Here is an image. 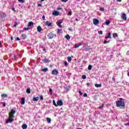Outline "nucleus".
Segmentation results:
<instances>
[{"mask_svg": "<svg viewBox=\"0 0 129 129\" xmlns=\"http://www.w3.org/2000/svg\"><path fill=\"white\" fill-rule=\"evenodd\" d=\"M43 20H45V15H43L42 17Z\"/></svg>", "mask_w": 129, "mask_h": 129, "instance_id": "052dcab7", "label": "nucleus"}, {"mask_svg": "<svg viewBox=\"0 0 129 129\" xmlns=\"http://www.w3.org/2000/svg\"><path fill=\"white\" fill-rule=\"evenodd\" d=\"M39 100V97H33V101H38Z\"/></svg>", "mask_w": 129, "mask_h": 129, "instance_id": "a211bd4d", "label": "nucleus"}, {"mask_svg": "<svg viewBox=\"0 0 129 129\" xmlns=\"http://www.w3.org/2000/svg\"><path fill=\"white\" fill-rule=\"evenodd\" d=\"M59 14H60V12L57 11H53L52 12L53 16H59Z\"/></svg>", "mask_w": 129, "mask_h": 129, "instance_id": "423d86ee", "label": "nucleus"}, {"mask_svg": "<svg viewBox=\"0 0 129 129\" xmlns=\"http://www.w3.org/2000/svg\"><path fill=\"white\" fill-rule=\"evenodd\" d=\"M87 96V93H85L84 94V97H86Z\"/></svg>", "mask_w": 129, "mask_h": 129, "instance_id": "5fc2aeb1", "label": "nucleus"}, {"mask_svg": "<svg viewBox=\"0 0 129 129\" xmlns=\"http://www.w3.org/2000/svg\"><path fill=\"white\" fill-rule=\"evenodd\" d=\"M112 80H113V81H114V82L115 83V78L113 77V78H112Z\"/></svg>", "mask_w": 129, "mask_h": 129, "instance_id": "603ef678", "label": "nucleus"}, {"mask_svg": "<svg viewBox=\"0 0 129 129\" xmlns=\"http://www.w3.org/2000/svg\"><path fill=\"white\" fill-rule=\"evenodd\" d=\"M1 96L2 97H8V95L7 94H2Z\"/></svg>", "mask_w": 129, "mask_h": 129, "instance_id": "cd10ccee", "label": "nucleus"}, {"mask_svg": "<svg viewBox=\"0 0 129 129\" xmlns=\"http://www.w3.org/2000/svg\"><path fill=\"white\" fill-rule=\"evenodd\" d=\"M65 38L68 39V40H70V36H69V35H67L65 36Z\"/></svg>", "mask_w": 129, "mask_h": 129, "instance_id": "7c9ffc66", "label": "nucleus"}, {"mask_svg": "<svg viewBox=\"0 0 129 129\" xmlns=\"http://www.w3.org/2000/svg\"><path fill=\"white\" fill-rule=\"evenodd\" d=\"M87 86L88 87L90 86V83H87Z\"/></svg>", "mask_w": 129, "mask_h": 129, "instance_id": "4d7b16f0", "label": "nucleus"}, {"mask_svg": "<svg viewBox=\"0 0 129 129\" xmlns=\"http://www.w3.org/2000/svg\"><path fill=\"white\" fill-rule=\"evenodd\" d=\"M61 2H62V3H66L68 2V0H61Z\"/></svg>", "mask_w": 129, "mask_h": 129, "instance_id": "de8ad7c7", "label": "nucleus"}, {"mask_svg": "<svg viewBox=\"0 0 129 129\" xmlns=\"http://www.w3.org/2000/svg\"><path fill=\"white\" fill-rule=\"evenodd\" d=\"M13 121H14V118H9V119L6 121V123H12Z\"/></svg>", "mask_w": 129, "mask_h": 129, "instance_id": "0eeeda50", "label": "nucleus"}, {"mask_svg": "<svg viewBox=\"0 0 129 129\" xmlns=\"http://www.w3.org/2000/svg\"><path fill=\"white\" fill-rule=\"evenodd\" d=\"M57 34H61V30L60 29L57 30Z\"/></svg>", "mask_w": 129, "mask_h": 129, "instance_id": "c03bdc74", "label": "nucleus"}, {"mask_svg": "<svg viewBox=\"0 0 129 129\" xmlns=\"http://www.w3.org/2000/svg\"><path fill=\"white\" fill-rule=\"evenodd\" d=\"M38 7H42V5H41V4H38Z\"/></svg>", "mask_w": 129, "mask_h": 129, "instance_id": "680f3d73", "label": "nucleus"}, {"mask_svg": "<svg viewBox=\"0 0 129 129\" xmlns=\"http://www.w3.org/2000/svg\"><path fill=\"white\" fill-rule=\"evenodd\" d=\"M117 2H119V3H120V2H121V0H116Z\"/></svg>", "mask_w": 129, "mask_h": 129, "instance_id": "0e129e2a", "label": "nucleus"}, {"mask_svg": "<svg viewBox=\"0 0 129 129\" xmlns=\"http://www.w3.org/2000/svg\"><path fill=\"white\" fill-rule=\"evenodd\" d=\"M21 104H25V98H22L21 99Z\"/></svg>", "mask_w": 129, "mask_h": 129, "instance_id": "393cba45", "label": "nucleus"}, {"mask_svg": "<svg viewBox=\"0 0 129 129\" xmlns=\"http://www.w3.org/2000/svg\"><path fill=\"white\" fill-rule=\"evenodd\" d=\"M46 26H48V27H52V23L50 22V21H47L45 22Z\"/></svg>", "mask_w": 129, "mask_h": 129, "instance_id": "1a4fd4ad", "label": "nucleus"}, {"mask_svg": "<svg viewBox=\"0 0 129 129\" xmlns=\"http://www.w3.org/2000/svg\"><path fill=\"white\" fill-rule=\"evenodd\" d=\"M68 62H71V61H72V57H71V56H68Z\"/></svg>", "mask_w": 129, "mask_h": 129, "instance_id": "b1692460", "label": "nucleus"}, {"mask_svg": "<svg viewBox=\"0 0 129 129\" xmlns=\"http://www.w3.org/2000/svg\"><path fill=\"white\" fill-rule=\"evenodd\" d=\"M52 89L50 88L49 89V93L51 95H52Z\"/></svg>", "mask_w": 129, "mask_h": 129, "instance_id": "37998d69", "label": "nucleus"}, {"mask_svg": "<svg viewBox=\"0 0 129 129\" xmlns=\"http://www.w3.org/2000/svg\"><path fill=\"white\" fill-rule=\"evenodd\" d=\"M61 24H62V22H58L57 26L59 27V28H62V25H61Z\"/></svg>", "mask_w": 129, "mask_h": 129, "instance_id": "c756f323", "label": "nucleus"}, {"mask_svg": "<svg viewBox=\"0 0 129 129\" xmlns=\"http://www.w3.org/2000/svg\"><path fill=\"white\" fill-rule=\"evenodd\" d=\"M27 127H28V125H27V124H23L22 125V128L23 129H27Z\"/></svg>", "mask_w": 129, "mask_h": 129, "instance_id": "4468645a", "label": "nucleus"}, {"mask_svg": "<svg viewBox=\"0 0 129 129\" xmlns=\"http://www.w3.org/2000/svg\"><path fill=\"white\" fill-rule=\"evenodd\" d=\"M56 35H55V34H53V32H50L48 35V39H53V38H54V37H55Z\"/></svg>", "mask_w": 129, "mask_h": 129, "instance_id": "7ed1b4c3", "label": "nucleus"}, {"mask_svg": "<svg viewBox=\"0 0 129 129\" xmlns=\"http://www.w3.org/2000/svg\"><path fill=\"white\" fill-rule=\"evenodd\" d=\"M26 92L27 93L30 94V93H31V89L30 88H27L26 90Z\"/></svg>", "mask_w": 129, "mask_h": 129, "instance_id": "4be33fe9", "label": "nucleus"}, {"mask_svg": "<svg viewBox=\"0 0 129 129\" xmlns=\"http://www.w3.org/2000/svg\"><path fill=\"white\" fill-rule=\"evenodd\" d=\"M69 16H72V12L71 11L69 12Z\"/></svg>", "mask_w": 129, "mask_h": 129, "instance_id": "a18cd8bd", "label": "nucleus"}, {"mask_svg": "<svg viewBox=\"0 0 129 129\" xmlns=\"http://www.w3.org/2000/svg\"><path fill=\"white\" fill-rule=\"evenodd\" d=\"M98 34H99L100 35H103V33L102 32V31L100 30V31H98Z\"/></svg>", "mask_w": 129, "mask_h": 129, "instance_id": "c9c22d12", "label": "nucleus"}, {"mask_svg": "<svg viewBox=\"0 0 129 129\" xmlns=\"http://www.w3.org/2000/svg\"><path fill=\"white\" fill-rule=\"evenodd\" d=\"M19 3H22V4H24L25 3V1L24 0H18Z\"/></svg>", "mask_w": 129, "mask_h": 129, "instance_id": "58836bf2", "label": "nucleus"}, {"mask_svg": "<svg viewBox=\"0 0 129 129\" xmlns=\"http://www.w3.org/2000/svg\"><path fill=\"white\" fill-rule=\"evenodd\" d=\"M49 67H50V68H53V65L50 64Z\"/></svg>", "mask_w": 129, "mask_h": 129, "instance_id": "bf43d9fd", "label": "nucleus"}, {"mask_svg": "<svg viewBox=\"0 0 129 129\" xmlns=\"http://www.w3.org/2000/svg\"><path fill=\"white\" fill-rule=\"evenodd\" d=\"M107 43H109V41H107L106 40L104 41V44H107Z\"/></svg>", "mask_w": 129, "mask_h": 129, "instance_id": "49530a36", "label": "nucleus"}, {"mask_svg": "<svg viewBox=\"0 0 129 129\" xmlns=\"http://www.w3.org/2000/svg\"><path fill=\"white\" fill-rule=\"evenodd\" d=\"M46 120L48 123H51V118H46Z\"/></svg>", "mask_w": 129, "mask_h": 129, "instance_id": "c85d7f7f", "label": "nucleus"}, {"mask_svg": "<svg viewBox=\"0 0 129 129\" xmlns=\"http://www.w3.org/2000/svg\"><path fill=\"white\" fill-rule=\"evenodd\" d=\"M95 87H97V88H98L99 87H101V84H95Z\"/></svg>", "mask_w": 129, "mask_h": 129, "instance_id": "aec40b11", "label": "nucleus"}, {"mask_svg": "<svg viewBox=\"0 0 129 129\" xmlns=\"http://www.w3.org/2000/svg\"><path fill=\"white\" fill-rule=\"evenodd\" d=\"M21 37H22L23 40H26V39H27V35L25 34H23L21 35Z\"/></svg>", "mask_w": 129, "mask_h": 129, "instance_id": "2eb2a0df", "label": "nucleus"}, {"mask_svg": "<svg viewBox=\"0 0 129 129\" xmlns=\"http://www.w3.org/2000/svg\"><path fill=\"white\" fill-rule=\"evenodd\" d=\"M7 17V14L5 13H2L1 14V18H5Z\"/></svg>", "mask_w": 129, "mask_h": 129, "instance_id": "f8f14e48", "label": "nucleus"}, {"mask_svg": "<svg viewBox=\"0 0 129 129\" xmlns=\"http://www.w3.org/2000/svg\"><path fill=\"white\" fill-rule=\"evenodd\" d=\"M81 44H78V45H76L75 46V48H79V47H80V46H81Z\"/></svg>", "mask_w": 129, "mask_h": 129, "instance_id": "473e14b6", "label": "nucleus"}, {"mask_svg": "<svg viewBox=\"0 0 129 129\" xmlns=\"http://www.w3.org/2000/svg\"><path fill=\"white\" fill-rule=\"evenodd\" d=\"M23 30H24V31L30 30V28H29V27H28V28H24Z\"/></svg>", "mask_w": 129, "mask_h": 129, "instance_id": "79ce46f5", "label": "nucleus"}, {"mask_svg": "<svg viewBox=\"0 0 129 129\" xmlns=\"http://www.w3.org/2000/svg\"><path fill=\"white\" fill-rule=\"evenodd\" d=\"M93 23L95 26H97L99 24V20L96 18H94L93 19Z\"/></svg>", "mask_w": 129, "mask_h": 129, "instance_id": "f03ea898", "label": "nucleus"}, {"mask_svg": "<svg viewBox=\"0 0 129 129\" xmlns=\"http://www.w3.org/2000/svg\"><path fill=\"white\" fill-rule=\"evenodd\" d=\"M110 24V21H106V25L107 26H108V25H109Z\"/></svg>", "mask_w": 129, "mask_h": 129, "instance_id": "72a5a7b5", "label": "nucleus"}, {"mask_svg": "<svg viewBox=\"0 0 129 129\" xmlns=\"http://www.w3.org/2000/svg\"><path fill=\"white\" fill-rule=\"evenodd\" d=\"M52 102H53V105H54V106H55L56 107H57L58 106L57 104H56V102L55 101V100H53Z\"/></svg>", "mask_w": 129, "mask_h": 129, "instance_id": "5701e85b", "label": "nucleus"}, {"mask_svg": "<svg viewBox=\"0 0 129 129\" xmlns=\"http://www.w3.org/2000/svg\"><path fill=\"white\" fill-rule=\"evenodd\" d=\"M32 26H34V22H29L27 25V27H32Z\"/></svg>", "mask_w": 129, "mask_h": 129, "instance_id": "9b49d317", "label": "nucleus"}, {"mask_svg": "<svg viewBox=\"0 0 129 129\" xmlns=\"http://www.w3.org/2000/svg\"><path fill=\"white\" fill-rule=\"evenodd\" d=\"M121 17L124 21H126V15H125V14L123 13Z\"/></svg>", "mask_w": 129, "mask_h": 129, "instance_id": "6e6552de", "label": "nucleus"}, {"mask_svg": "<svg viewBox=\"0 0 129 129\" xmlns=\"http://www.w3.org/2000/svg\"><path fill=\"white\" fill-rule=\"evenodd\" d=\"M16 40H17V41H20V38H19V37H17L16 38Z\"/></svg>", "mask_w": 129, "mask_h": 129, "instance_id": "13d9d810", "label": "nucleus"}, {"mask_svg": "<svg viewBox=\"0 0 129 129\" xmlns=\"http://www.w3.org/2000/svg\"><path fill=\"white\" fill-rule=\"evenodd\" d=\"M84 50L85 51H89V50H90V48H89V47H85Z\"/></svg>", "mask_w": 129, "mask_h": 129, "instance_id": "e433bc0d", "label": "nucleus"}, {"mask_svg": "<svg viewBox=\"0 0 129 129\" xmlns=\"http://www.w3.org/2000/svg\"><path fill=\"white\" fill-rule=\"evenodd\" d=\"M105 39H111V33L109 32L108 33V36L105 37Z\"/></svg>", "mask_w": 129, "mask_h": 129, "instance_id": "9d476101", "label": "nucleus"}, {"mask_svg": "<svg viewBox=\"0 0 129 129\" xmlns=\"http://www.w3.org/2000/svg\"><path fill=\"white\" fill-rule=\"evenodd\" d=\"M40 99H41V100H44V98H43L42 95L40 96Z\"/></svg>", "mask_w": 129, "mask_h": 129, "instance_id": "8fccbe9b", "label": "nucleus"}, {"mask_svg": "<svg viewBox=\"0 0 129 129\" xmlns=\"http://www.w3.org/2000/svg\"><path fill=\"white\" fill-rule=\"evenodd\" d=\"M104 106V104H102V105H101V106H100L99 107V109H102V108H103V107Z\"/></svg>", "mask_w": 129, "mask_h": 129, "instance_id": "f704fd0d", "label": "nucleus"}, {"mask_svg": "<svg viewBox=\"0 0 129 129\" xmlns=\"http://www.w3.org/2000/svg\"><path fill=\"white\" fill-rule=\"evenodd\" d=\"M82 79H86V76L84 75L82 76Z\"/></svg>", "mask_w": 129, "mask_h": 129, "instance_id": "ea45409f", "label": "nucleus"}, {"mask_svg": "<svg viewBox=\"0 0 129 129\" xmlns=\"http://www.w3.org/2000/svg\"><path fill=\"white\" fill-rule=\"evenodd\" d=\"M43 52H45V53H47V50H46V48H44L43 49Z\"/></svg>", "mask_w": 129, "mask_h": 129, "instance_id": "3c124183", "label": "nucleus"}, {"mask_svg": "<svg viewBox=\"0 0 129 129\" xmlns=\"http://www.w3.org/2000/svg\"><path fill=\"white\" fill-rule=\"evenodd\" d=\"M11 40H14V38L13 37H11Z\"/></svg>", "mask_w": 129, "mask_h": 129, "instance_id": "69168bd1", "label": "nucleus"}, {"mask_svg": "<svg viewBox=\"0 0 129 129\" xmlns=\"http://www.w3.org/2000/svg\"><path fill=\"white\" fill-rule=\"evenodd\" d=\"M43 61L44 62V63H49V62H50V60L48 59H45L43 60Z\"/></svg>", "mask_w": 129, "mask_h": 129, "instance_id": "6ab92c4d", "label": "nucleus"}, {"mask_svg": "<svg viewBox=\"0 0 129 129\" xmlns=\"http://www.w3.org/2000/svg\"><path fill=\"white\" fill-rule=\"evenodd\" d=\"M57 11H59V10H62V8H60V7H58V8H57Z\"/></svg>", "mask_w": 129, "mask_h": 129, "instance_id": "864d4df0", "label": "nucleus"}, {"mask_svg": "<svg viewBox=\"0 0 129 129\" xmlns=\"http://www.w3.org/2000/svg\"><path fill=\"white\" fill-rule=\"evenodd\" d=\"M51 74H52V75H58V74H59V72H58V71H57V70L54 69L52 70Z\"/></svg>", "mask_w": 129, "mask_h": 129, "instance_id": "20e7f679", "label": "nucleus"}, {"mask_svg": "<svg viewBox=\"0 0 129 129\" xmlns=\"http://www.w3.org/2000/svg\"><path fill=\"white\" fill-rule=\"evenodd\" d=\"M68 30H69V31H71V32H72V28H69V29H68Z\"/></svg>", "mask_w": 129, "mask_h": 129, "instance_id": "6e6d98bb", "label": "nucleus"}, {"mask_svg": "<svg viewBox=\"0 0 129 129\" xmlns=\"http://www.w3.org/2000/svg\"><path fill=\"white\" fill-rule=\"evenodd\" d=\"M13 117H15V115L9 113V118H13Z\"/></svg>", "mask_w": 129, "mask_h": 129, "instance_id": "412c9836", "label": "nucleus"}, {"mask_svg": "<svg viewBox=\"0 0 129 129\" xmlns=\"http://www.w3.org/2000/svg\"><path fill=\"white\" fill-rule=\"evenodd\" d=\"M11 114H15V113H16V110H14L13 109H12L11 110V112L9 113Z\"/></svg>", "mask_w": 129, "mask_h": 129, "instance_id": "f3484780", "label": "nucleus"}, {"mask_svg": "<svg viewBox=\"0 0 129 129\" xmlns=\"http://www.w3.org/2000/svg\"><path fill=\"white\" fill-rule=\"evenodd\" d=\"M57 106L58 105V106H62V105H63V102L62 101V100H58L57 101Z\"/></svg>", "mask_w": 129, "mask_h": 129, "instance_id": "39448f33", "label": "nucleus"}, {"mask_svg": "<svg viewBox=\"0 0 129 129\" xmlns=\"http://www.w3.org/2000/svg\"><path fill=\"white\" fill-rule=\"evenodd\" d=\"M65 90H67V91H69V90L70 89V86H67L64 88Z\"/></svg>", "mask_w": 129, "mask_h": 129, "instance_id": "bb28decb", "label": "nucleus"}, {"mask_svg": "<svg viewBox=\"0 0 129 129\" xmlns=\"http://www.w3.org/2000/svg\"><path fill=\"white\" fill-rule=\"evenodd\" d=\"M12 11H15V8H12Z\"/></svg>", "mask_w": 129, "mask_h": 129, "instance_id": "338daca9", "label": "nucleus"}, {"mask_svg": "<svg viewBox=\"0 0 129 129\" xmlns=\"http://www.w3.org/2000/svg\"><path fill=\"white\" fill-rule=\"evenodd\" d=\"M42 31V27H41V26H38L37 27V32H39V33H40V32Z\"/></svg>", "mask_w": 129, "mask_h": 129, "instance_id": "ddd939ff", "label": "nucleus"}, {"mask_svg": "<svg viewBox=\"0 0 129 129\" xmlns=\"http://www.w3.org/2000/svg\"><path fill=\"white\" fill-rule=\"evenodd\" d=\"M112 36H113V38H117V37H118V35L116 33H113Z\"/></svg>", "mask_w": 129, "mask_h": 129, "instance_id": "dca6fc26", "label": "nucleus"}, {"mask_svg": "<svg viewBox=\"0 0 129 129\" xmlns=\"http://www.w3.org/2000/svg\"><path fill=\"white\" fill-rule=\"evenodd\" d=\"M127 76H129V73H127Z\"/></svg>", "mask_w": 129, "mask_h": 129, "instance_id": "774afa93", "label": "nucleus"}, {"mask_svg": "<svg viewBox=\"0 0 129 129\" xmlns=\"http://www.w3.org/2000/svg\"><path fill=\"white\" fill-rule=\"evenodd\" d=\"M2 103L3 104V107H6V102H2Z\"/></svg>", "mask_w": 129, "mask_h": 129, "instance_id": "a19ab883", "label": "nucleus"}, {"mask_svg": "<svg viewBox=\"0 0 129 129\" xmlns=\"http://www.w3.org/2000/svg\"><path fill=\"white\" fill-rule=\"evenodd\" d=\"M18 25V23H16V24H15V25H14V27H17V25Z\"/></svg>", "mask_w": 129, "mask_h": 129, "instance_id": "e2e57ef3", "label": "nucleus"}, {"mask_svg": "<svg viewBox=\"0 0 129 129\" xmlns=\"http://www.w3.org/2000/svg\"><path fill=\"white\" fill-rule=\"evenodd\" d=\"M92 69V66H91V64L89 65L88 67V70H91Z\"/></svg>", "mask_w": 129, "mask_h": 129, "instance_id": "2f4dec72", "label": "nucleus"}, {"mask_svg": "<svg viewBox=\"0 0 129 129\" xmlns=\"http://www.w3.org/2000/svg\"><path fill=\"white\" fill-rule=\"evenodd\" d=\"M122 98H120L119 101H116V105L117 107H120V106L124 107V106H125L124 102L122 101Z\"/></svg>", "mask_w": 129, "mask_h": 129, "instance_id": "f257e3e1", "label": "nucleus"}, {"mask_svg": "<svg viewBox=\"0 0 129 129\" xmlns=\"http://www.w3.org/2000/svg\"><path fill=\"white\" fill-rule=\"evenodd\" d=\"M41 71H42L43 72H47V71H48V68L42 69L41 70Z\"/></svg>", "mask_w": 129, "mask_h": 129, "instance_id": "a878e982", "label": "nucleus"}, {"mask_svg": "<svg viewBox=\"0 0 129 129\" xmlns=\"http://www.w3.org/2000/svg\"><path fill=\"white\" fill-rule=\"evenodd\" d=\"M100 11H101V12H104V8H103V7H101V8H100Z\"/></svg>", "mask_w": 129, "mask_h": 129, "instance_id": "4c0bfd02", "label": "nucleus"}, {"mask_svg": "<svg viewBox=\"0 0 129 129\" xmlns=\"http://www.w3.org/2000/svg\"><path fill=\"white\" fill-rule=\"evenodd\" d=\"M64 65H65V66H68V63H67V61H64Z\"/></svg>", "mask_w": 129, "mask_h": 129, "instance_id": "09e8293b", "label": "nucleus"}]
</instances>
